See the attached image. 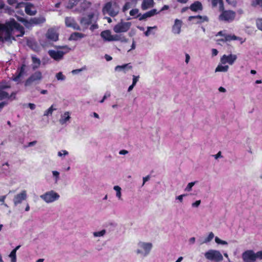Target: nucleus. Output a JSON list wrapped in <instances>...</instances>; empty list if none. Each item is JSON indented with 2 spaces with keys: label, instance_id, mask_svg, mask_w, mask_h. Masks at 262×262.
Returning <instances> with one entry per match:
<instances>
[{
  "label": "nucleus",
  "instance_id": "1",
  "mask_svg": "<svg viewBox=\"0 0 262 262\" xmlns=\"http://www.w3.org/2000/svg\"><path fill=\"white\" fill-rule=\"evenodd\" d=\"M24 33V27L14 19H11L5 24H0V40L3 42L15 39V37L23 36Z\"/></svg>",
  "mask_w": 262,
  "mask_h": 262
},
{
  "label": "nucleus",
  "instance_id": "2",
  "mask_svg": "<svg viewBox=\"0 0 262 262\" xmlns=\"http://www.w3.org/2000/svg\"><path fill=\"white\" fill-rule=\"evenodd\" d=\"M56 48L59 50H51L48 51L49 56L56 61H60L62 59L64 55L70 50V48L67 46H57Z\"/></svg>",
  "mask_w": 262,
  "mask_h": 262
},
{
  "label": "nucleus",
  "instance_id": "3",
  "mask_svg": "<svg viewBox=\"0 0 262 262\" xmlns=\"http://www.w3.org/2000/svg\"><path fill=\"white\" fill-rule=\"evenodd\" d=\"M46 37L48 40L41 39L40 40V43L43 47H47L51 46L50 41H56L58 39V33L57 30L54 28H50L48 30Z\"/></svg>",
  "mask_w": 262,
  "mask_h": 262
},
{
  "label": "nucleus",
  "instance_id": "4",
  "mask_svg": "<svg viewBox=\"0 0 262 262\" xmlns=\"http://www.w3.org/2000/svg\"><path fill=\"white\" fill-rule=\"evenodd\" d=\"M119 11V8L116 3L108 2L103 8V14H108L111 16H116Z\"/></svg>",
  "mask_w": 262,
  "mask_h": 262
},
{
  "label": "nucleus",
  "instance_id": "5",
  "mask_svg": "<svg viewBox=\"0 0 262 262\" xmlns=\"http://www.w3.org/2000/svg\"><path fill=\"white\" fill-rule=\"evenodd\" d=\"M138 248L136 251V253L145 257L149 254L152 247V244L151 243L140 242L138 244Z\"/></svg>",
  "mask_w": 262,
  "mask_h": 262
},
{
  "label": "nucleus",
  "instance_id": "6",
  "mask_svg": "<svg viewBox=\"0 0 262 262\" xmlns=\"http://www.w3.org/2000/svg\"><path fill=\"white\" fill-rule=\"evenodd\" d=\"M46 203L49 204L58 200L60 195L54 190L47 191L40 196Z\"/></svg>",
  "mask_w": 262,
  "mask_h": 262
},
{
  "label": "nucleus",
  "instance_id": "7",
  "mask_svg": "<svg viewBox=\"0 0 262 262\" xmlns=\"http://www.w3.org/2000/svg\"><path fill=\"white\" fill-rule=\"evenodd\" d=\"M42 79V75L41 72L37 71L32 74L25 81L26 86H30L33 84H37L40 83Z\"/></svg>",
  "mask_w": 262,
  "mask_h": 262
},
{
  "label": "nucleus",
  "instance_id": "8",
  "mask_svg": "<svg viewBox=\"0 0 262 262\" xmlns=\"http://www.w3.org/2000/svg\"><path fill=\"white\" fill-rule=\"evenodd\" d=\"M131 26L130 22L121 21L114 27L113 30L116 33L126 32Z\"/></svg>",
  "mask_w": 262,
  "mask_h": 262
},
{
  "label": "nucleus",
  "instance_id": "9",
  "mask_svg": "<svg viewBox=\"0 0 262 262\" xmlns=\"http://www.w3.org/2000/svg\"><path fill=\"white\" fill-rule=\"evenodd\" d=\"M205 257L210 260L221 261L223 257L219 251L215 250H210L205 254Z\"/></svg>",
  "mask_w": 262,
  "mask_h": 262
},
{
  "label": "nucleus",
  "instance_id": "10",
  "mask_svg": "<svg viewBox=\"0 0 262 262\" xmlns=\"http://www.w3.org/2000/svg\"><path fill=\"white\" fill-rule=\"evenodd\" d=\"M256 253L252 250H248L242 254V258L244 262H255L256 259Z\"/></svg>",
  "mask_w": 262,
  "mask_h": 262
},
{
  "label": "nucleus",
  "instance_id": "11",
  "mask_svg": "<svg viewBox=\"0 0 262 262\" xmlns=\"http://www.w3.org/2000/svg\"><path fill=\"white\" fill-rule=\"evenodd\" d=\"M27 198V193L26 190H22L19 193L14 195L13 202L15 206L21 204L23 201H25Z\"/></svg>",
  "mask_w": 262,
  "mask_h": 262
},
{
  "label": "nucleus",
  "instance_id": "12",
  "mask_svg": "<svg viewBox=\"0 0 262 262\" xmlns=\"http://www.w3.org/2000/svg\"><path fill=\"white\" fill-rule=\"evenodd\" d=\"M237 59V56L235 54H230L229 55H224L221 58V62L222 64H225L228 63L232 65Z\"/></svg>",
  "mask_w": 262,
  "mask_h": 262
},
{
  "label": "nucleus",
  "instance_id": "13",
  "mask_svg": "<svg viewBox=\"0 0 262 262\" xmlns=\"http://www.w3.org/2000/svg\"><path fill=\"white\" fill-rule=\"evenodd\" d=\"M235 14L232 11H224L220 15V19L226 21H231L235 17Z\"/></svg>",
  "mask_w": 262,
  "mask_h": 262
},
{
  "label": "nucleus",
  "instance_id": "14",
  "mask_svg": "<svg viewBox=\"0 0 262 262\" xmlns=\"http://www.w3.org/2000/svg\"><path fill=\"white\" fill-rule=\"evenodd\" d=\"M46 20V19L45 17L40 16L39 17H34L30 19L29 21L28 20H24L23 21L24 23V25L27 27H29V25H38L40 24L43 23Z\"/></svg>",
  "mask_w": 262,
  "mask_h": 262
},
{
  "label": "nucleus",
  "instance_id": "15",
  "mask_svg": "<svg viewBox=\"0 0 262 262\" xmlns=\"http://www.w3.org/2000/svg\"><path fill=\"white\" fill-rule=\"evenodd\" d=\"M66 25L68 27L72 28L74 30H80V27L76 23L75 19L71 17H67L65 18Z\"/></svg>",
  "mask_w": 262,
  "mask_h": 262
},
{
  "label": "nucleus",
  "instance_id": "16",
  "mask_svg": "<svg viewBox=\"0 0 262 262\" xmlns=\"http://www.w3.org/2000/svg\"><path fill=\"white\" fill-rule=\"evenodd\" d=\"M188 20L192 21L194 20L193 23L194 24H199L202 23L205 21H208V17L206 16H201V15H196V16H190L188 17Z\"/></svg>",
  "mask_w": 262,
  "mask_h": 262
},
{
  "label": "nucleus",
  "instance_id": "17",
  "mask_svg": "<svg viewBox=\"0 0 262 262\" xmlns=\"http://www.w3.org/2000/svg\"><path fill=\"white\" fill-rule=\"evenodd\" d=\"M1 171L6 176H11L12 175L11 166L8 162L2 164Z\"/></svg>",
  "mask_w": 262,
  "mask_h": 262
},
{
  "label": "nucleus",
  "instance_id": "18",
  "mask_svg": "<svg viewBox=\"0 0 262 262\" xmlns=\"http://www.w3.org/2000/svg\"><path fill=\"white\" fill-rule=\"evenodd\" d=\"M182 25V21L178 19L174 21V24L172 26V31L174 34H179L181 32V28Z\"/></svg>",
  "mask_w": 262,
  "mask_h": 262
},
{
  "label": "nucleus",
  "instance_id": "19",
  "mask_svg": "<svg viewBox=\"0 0 262 262\" xmlns=\"http://www.w3.org/2000/svg\"><path fill=\"white\" fill-rule=\"evenodd\" d=\"M94 17V14L90 13L88 16L82 18L80 20L81 25L87 26L92 23V18Z\"/></svg>",
  "mask_w": 262,
  "mask_h": 262
},
{
  "label": "nucleus",
  "instance_id": "20",
  "mask_svg": "<svg viewBox=\"0 0 262 262\" xmlns=\"http://www.w3.org/2000/svg\"><path fill=\"white\" fill-rule=\"evenodd\" d=\"M71 119L70 114L69 112H66L60 116V118L59 120V122L61 125L66 124L70 121Z\"/></svg>",
  "mask_w": 262,
  "mask_h": 262
},
{
  "label": "nucleus",
  "instance_id": "21",
  "mask_svg": "<svg viewBox=\"0 0 262 262\" xmlns=\"http://www.w3.org/2000/svg\"><path fill=\"white\" fill-rule=\"evenodd\" d=\"M132 68V66L130 63L124 64L121 66H117L115 67V70L116 71H123L124 73H125L128 70L131 69Z\"/></svg>",
  "mask_w": 262,
  "mask_h": 262
},
{
  "label": "nucleus",
  "instance_id": "22",
  "mask_svg": "<svg viewBox=\"0 0 262 262\" xmlns=\"http://www.w3.org/2000/svg\"><path fill=\"white\" fill-rule=\"evenodd\" d=\"M31 59L32 61V69L33 70L38 69L41 64V61L40 59L34 55L31 56Z\"/></svg>",
  "mask_w": 262,
  "mask_h": 262
},
{
  "label": "nucleus",
  "instance_id": "23",
  "mask_svg": "<svg viewBox=\"0 0 262 262\" xmlns=\"http://www.w3.org/2000/svg\"><path fill=\"white\" fill-rule=\"evenodd\" d=\"M100 36L104 40L111 41L112 35L110 30H106L102 31L100 34Z\"/></svg>",
  "mask_w": 262,
  "mask_h": 262
},
{
  "label": "nucleus",
  "instance_id": "24",
  "mask_svg": "<svg viewBox=\"0 0 262 262\" xmlns=\"http://www.w3.org/2000/svg\"><path fill=\"white\" fill-rule=\"evenodd\" d=\"M25 12L29 15H34L36 14V10L34 8L33 5L28 4L25 7Z\"/></svg>",
  "mask_w": 262,
  "mask_h": 262
},
{
  "label": "nucleus",
  "instance_id": "25",
  "mask_svg": "<svg viewBox=\"0 0 262 262\" xmlns=\"http://www.w3.org/2000/svg\"><path fill=\"white\" fill-rule=\"evenodd\" d=\"M85 36L84 34L79 33V32H74L72 33L69 37L70 40H77L79 39L82 38Z\"/></svg>",
  "mask_w": 262,
  "mask_h": 262
},
{
  "label": "nucleus",
  "instance_id": "26",
  "mask_svg": "<svg viewBox=\"0 0 262 262\" xmlns=\"http://www.w3.org/2000/svg\"><path fill=\"white\" fill-rule=\"evenodd\" d=\"M157 13L156 9H152L150 11H149L143 14L142 16H141L139 18L140 20H142L143 19H146L148 17H150L156 14Z\"/></svg>",
  "mask_w": 262,
  "mask_h": 262
},
{
  "label": "nucleus",
  "instance_id": "27",
  "mask_svg": "<svg viewBox=\"0 0 262 262\" xmlns=\"http://www.w3.org/2000/svg\"><path fill=\"white\" fill-rule=\"evenodd\" d=\"M154 5V0H143L141 8L145 10L151 8Z\"/></svg>",
  "mask_w": 262,
  "mask_h": 262
},
{
  "label": "nucleus",
  "instance_id": "28",
  "mask_svg": "<svg viewBox=\"0 0 262 262\" xmlns=\"http://www.w3.org/2000/svg\"><path fill=\"white\" fill-rule=\"evenodd\" d=\"M202 4L198 1H196L191 5L190 6V9L192 11L196 12L199 10H202Z\"/></svg>",
  "mask_w": 262,
  "mask_h": 262
},
{
  "label": "nucleus",
  "instance_id": "29",
  "mask_svg": "<svg viewBox=\"0 0 262 262\" xmlns=\"http://www.w3.org/2000/svg\"><path fill=\"white\" fill-rule=\"evenodd\" d=\"M27 45L30 48L35 51L37 52L39 50V47L37 42L34 40L28 41Z\"/></svg>",
  "mask_w": 262,
  "mask_h": 262
},
{
  "label": "nucleus",
  "instance_id": "30",
  "mask_svg": "<svg viewBox=\"0 0 262 262\" xmlns=\"http://www.w3.org/2000/svg\"><path fill=\"white\" fill-rule=\"evenodd\" d=\"M223 64H219L215 70V72H226L229 69V66L227 65L223 66Z\"/></svg>",
  "mask_w": 262,
  "mask_h": 262
},
{
  "label": "nucleus",
  "instance_id": "31",
  "mask_svg": "<svg viewBox=\"0 0 262 262\" xmlns=\"http://www.w3.org/2000/svg\"><path fill=\"white\" fill-rule=\"evenodd\" d=\"M121 40L122 42H127V39L125 37H121L120 35L115 34L112 35L111 41H119Z\"/></svg>",
  "mask_w": 262,
  "mask_h": 262
},
{
  "label": "nucleus",
  "instance_id": "32",
  "mask_svg": "<svg viewBox=\"0 0 262 262\" xmlns=\"http://www.w3.org/2000/svg\"><path fill=\"white\" fill-rule=\"evenodd\" d=\"M113 189L116 191V197L118 200H122L121 188L120 186L116 185L114 186Z\"/></svg>",
  "mask_w": 262,
  "mask_h": 262
},
{
  "label": "nucleus",
  "instance_id": "33",
  "mask_svg": "<svg viewBox=\"0 0 262 262\" xmlns=\"http://www.w3.org/2000/svg\"><path fill=\"white\" fill-rule=\"evenodd\" d=\"M56 110V108L54 107V105H52L48 110L45 111L43 116H51L54 111Z\"/></svg>",
  "mask_w": 262,
  "mask_h": 262
},
{
  "label": "nucleus",
  "instance_id": "34",
  "mask_svg": "<svg viewBox=\"0 0 262 262\" xmlns=\"http://www.w3.org/2000/svg\"><path fill=\"white\" fill-rule=\"evenodd\" d=\"M53 178L54 180L55 183H57L60 179V173L56 170H53L52 171Z\"/></svg>",
  "mask_w": 262,
  "mask_h": 262
},
{
  "label": "nucleus",
  "instance_id": "35",
  "mask_svg": "<svg viewBox=\"0 0 262 262\" xmlns=\"http://www.w3.org/2000/svg\"><path fill=\"white\" fill-rule=\"evenodd\" d=\"M5 99H9V94L3 90H0V100Z\"/></svg>",
  "mask_w": 262,
  "mask_h": 262
},
{
  "label": "nucleus",
  "instance_id": "36",
  "mask_svg": "<svg viewBox=\"0 0 262 262\" xmlns=\"http://www.w3.org/2000/svg\"><path fill=\"white\" fill-rule=\"evenodd\" d=\"M11 87L10 83L5 81L0 82V90H4L10 88Z\"/></svg>",
  "mask_w": 262,
  "mask_h": 262
},
{
  "label": "nucleus",
  "instance_id": "37",
  "mask_svg": "<svg viewBox=\"0 0 262 262\" xmlns=\"http://www.w3.org/2000/svg\"><path fill=\"white\" fill-rule=\"evenodd\" d=\"M106 232L105 229H103L99 231L94 232L93 234L94 237H102L105 234Z\"/></svg>",
  "mask_w": 262,
  "mask_h": 262
},
{
  "label": "nucleus",
  "instance_id": "38",
  "mask_svg": "<svg viewBox=\"0 0 262 262\" xmlns=\"http://www.w3.org/2000/svg\"><path fill=\"white\" fill-rule=\"evenodd\" d=\"M214 235L213 232H211L209 233L208 236L204 239L203 242L201 244L207 243L210 242L214 237Z\"/></svg>",
  "mask_w": 262,
  "mask_h": 262
},
{
  "label": "nucleus",
  "instance_id": "39",
  "mask_svg": "<svg viewBox=\"0 0 262 262\" xmlns=\"http://www.w3.org/2000/svg\"><path fill=\"white\" fill-rule=\"evenodd\" d=\"M196 183V181L189 183L185 187L184 190L186 192H190L191 191L192 187L195 185Z\"/></svg>",
  "mask_w": 262,
  "mask_h": 262
},
{
  "label": "nucleus",
  "instance_id": "40",
  "mask_svg": "<svg viewBox=\"0 0 262 262\" xmlns=\"http://www.w3.org/2000/svg\"><path fill=\"white\" fill-rule=\"evenodd\" d=\"M55 77L59 81H64L66 79V76L61 72L57 73Z\"/></svg>",
  "mask_w": 262,
  "mask_h": 262
},
{
  "label": "nucleus",
  "instance_id": "41",
  "mask_svg": "<svg viewBox=\"0 0 262 262\" xmlns=\"http://www.w3.org/2000/svg\"><path fill=\"white\" fill-rule=\"evenodd\" d=\"M26 65L25 64H23L21 65V67L18 69L17 72L18 74H19V76H23L25 73V69H26Z\"/></svg>",
  "mask_w": 262,
  "mask_h": 262
},
{
  "label": "nucleus",
  "instance_id": "42",
  "mask_svg": "<svg viewBox=\"0 0 262 262\" xmlns=\"http://www.w3.org/2000/svg\"><path fill=\"white\" fill-rule=\"evenodd\" d=\"M256 25L258 29L262 31V18H257L256 20Z\"/></svg>",
  "mask_w": 262,
  "mask_h": 262
},
{
  "label": "nucleus",
  "instance_id": "43",
  "mask_svg": "<svg viewBox=\"0 0 262 262\" xmlns=\"http://www.w3.org/2000/svg\"><path fill=\"white\" fill-rule=\"evenodd\" d=\"M9 256L11 258V262H16V255L14 251H11Z\"/></svg>",
  "mask_w": 262,
  "mask_h": 262
},
{
  "label": "nucleus",
  "instance_id": "44",
  "mask_svg": "<svg viewBox=\"0 0 262 262\" xmlns=\"http://www.w3.org/2000/svg\"><path fill=\"white\" fill-rule=\"evenodd\" d=\"M211 2L213 7L216 6L217 4H219L221 7L223 6V0H211Z\"/></svg>",
  "mask_w": 262,
  "mask_h": 262
},
{
  "label": "nucleus",
  "instance_id": "45",
  "mask_svg": "<svg viewBox=\"0 0 262 262\" xmlns=\"http://www.w3.org/2000/svg\"><path fill=\"white\" fill-rule=\"evenodd\" d=\"M68 154H69L68 151L66 150H62L60 151H58V154H57L58 156L60 157H62V156H67V155H68Z\"/></svg>",
  "mask_w": 262,
  "mask_h": 262
},
{
  "label": "nucleus",
  "instance_id": "46",
  "mask_svg": "<svg viewBox=\"0 0 262 262\" xmlns=\"http://www.w3.org/2000/svg\"><path fill=\"white\" fill-rule=\"evenodd\" d=\"M215 241L216 243H217L219 244L227 245V244H228L227 242H226L225 241L221 240L218 237H215Z\"/></svg>",
  "mask_w": 262,
  "mask_h": 262
},
{
  "label": "nucleus",
  "instance_id": "47",
  "mask_svg": "<svg viewBox=\"0 0 262 262\" xmlns=\"http://www.w3.org/2000/svg\"><path fill=\"white\" fill-rule=\"evenodd\" d=\"M138 12H139L138 9H132L130 11L129 14L131 16H135L137 15Z\"/></svg>",
  "mask_w": 262,
  "mask_h": 262
},
{
  "label": "nucleus",
  "instance_id": "48",
  "mask_svg": "<svg viewBox=\"0 0 262 262\" xmlns=\"http://www.w3.org/2000/svg\"><path fill=\"white\" fill-rule=\"evenodd\" d=\"M77 3V2H75V1L70 0L67 5V7L69 8H72L74 6L76 5Z\"/></svg>",
  "mask_w": 262,
  "mask_h": 262
},
{
  "label": "nucleus",
  "instance_id": "49",
  "mask_svg": "<svg viewBox=\"0 0 262 262\" xmlns=\"http://www.w3.org/2000/svg\"><path fill=\"white\" fill-rule=\"evenodd\" d=\"M139 79V76H133V85H136L137 82L138 81Z\"/></svg>",
  "mask_w": 262,
  "mask_h": 262
},
{
  "label": "nucleus",
  "instance_id": "50",
  "mask_svg": "<svg viewBox=\"0 0 262 262\" xmlns=\"http://www.w3.org/2000/svg\"><path fill=\"white\" fill-rule=\"evenodd\" d=\"M85 68H82L79 69L73 70L72 71V73L73 74H77L79 73L80 72L82 71L83 70H85Z\"/></svg>",
  "mask_w": 262,
  "mask_h": 262
},
{
  "label": "nucleus",
  "instance_id": "51",
  "mask_svg": "<svg viewBox=\"0 0 262 262\" xmlns=\"http://www.w3.org/2000/svg\"><path fill=\"white\" fill-rule=\"evenodd\" d=\"M201 202V200L196 201L195 202L192 204L191 206L193 208H197L200 206Z\"/></svg>",
  "mask_w": 262,
  "mask_h": 262
},
{
  "label": "nucleus",
  "instance_id": "52",
  "mask_svg": "<svg viewBox=\"0 0 262 262\" xmlns=\"http://www.w3.org/2000/svg\"><path fill=\"white\" fill-rule=\"evenodd\" d=\"M154 28H157V27H156V26L153 27H148L147 31L144 33L145 36H149V34H150V30Z\"/></svg>",
  "mask_w": 262,
  "mask_h": 262
},
{
  "label": "nucleus",
  "instance_id": "53",
  "mask_svg": "<svg viewBox=\"0 0 262 262\" xmlns=\"http://www.w3.org/2000/svg\"><path fill=\"white\" fill-rule=\"evenodd\" d=\"M187 195V194H181V195H180L176 197V200H179L180 202H183V198L184 196H186Z\"/></svg>",
  "mask_w": 262,
  "mask_h": 262
},
{
  "label": "nucleus",
  "instance_id": "54",
  "mask_svg": "<svg viewBox=\"0 0 262 262\" xmlns=\"http://www.w3.org/2000/svg\"><path fill=\"white\" fill-rule=\"evenodd\" d=\"M232 40V35H228L225 36V38L221 39L222 41H230Z\"/></svg>",
  "mask_w": 262,
  "mask_h": 262
},
{
  "label": "nucleus",
  "instance_id": "55",
  "mask_svg": "<svg viewBox=\"0 0 262 262\" xmlns=\"http://www.w3.org/2000/svg\"><path fill=\"white\" fill-rule=\"evenodd\" d=\"M257 259H262V250L256 252Z\"/></svg>",
  "mask_w": 262,
  "mask_h": 262
},
{
  "label": "nucleus",
  "instance_id": "56",
  "mask_svg": "<svg viewBox=\"0 0 262 262\" xmlns=\"http://www.w3.org/2000/svg\"><path fill=\"white\" fill-rule=\"evenodd\" d=\"M111 96V94L110 93H106L104 96L103 97V98L100 101V103H103L104 100L107 98V97H110Z\"/></svg>",
  "mask_w": 262,
  "mask_h": 262
},
{
  "label": "nucleus",
  "instance_id": "57",
  "mask_svg": "<svg viewBox=\"0 0 262 262\" xmlns=\"http://www.w3.org/2000/svg\"><path fill=\"white\" fill-rule=\"evenodd\" d=\"M130 7V4L129 3H126L123 8V11H125L127 10Z\"/></svg>",
  "mask_w": 262,
  "mask_h": 262
},
{
  "label": "nucleus",
  "instance_id": "58",
  "mask_svg": "<svg viewBox=\"0 0 262 262\" xmlns=\"http://www.w3.org/2000/svg\"><path fill=\"white\" fill-rule=\"evenodd\" d=\"M7 102L5 101H3L0 102V112L2 111V110L3 108V107L7 105Z\"/></svg>",
  "mask_w": 262,
  "mask_h": 262
},
{
  "label": "nucleus",
  "instance_id": "59",
  "mask_svg": "<svg viewBox=\"0 0 262 262\" xmlns=\"http://www.w3.org/2000/svg\"><path fill=\"white\" fill-rule=\"evenodd\" d=\"M149 179H150L149 176H147L145 177H143L142 186H144V185L145 184L146 182L148 181L149 180Z\"/></svg>",
  "mask_w": 262,
  "mask_h": 262
},
{
  "label": "nucleus",
  "instance_id": "60",
  "mask_svg": "<svg viewBox=\"0 0 262 262\" xmlns=\"http://www.w3.org/2000/svg\"><path fill=\"white\" fill-rule=\"evenodd\" d=\"M98 28V25L95 24H93L92 25H91L90 29L91 30L94 31V30L97 29Z\"/></svg>",
  "mask_w": 262,
  "mask_h": 262
},
{
  "label": "nucleus",
  "instance_id": "61",
  "mask_svg": "<svg viewBox=\"0 0 262 262\" xmlns=\"http://www.w3.org/2000/svg\"><path fill=\"white\" fill-rule=\"evenodd\" d=\"M28 106L31 110H34L35 108L36 105L34 103H28Z\"/></svg>",
  "mask_w": 262,
  "mask_h": 262
},
{
  "label": "nucleus",
  "instance_id": "62",
  "mask_svg": "<svg viewBox=\"0 0 262 262\" xmlns=\"http://www.w3.org/2000/svg\"><path fill=\"white\" fill-rule=\"evenodd\" d=\"M15 92H12L10 95H9V99H15V95H16Z\"/></svg>",
  "mask_w": 262,
  "mask_h": 262
},
{
  "label": "nucleus",
  "instance_id": "63",
  "mask_svg": "<svg viewBox=\"0 0 262 262\" xmlns=\"http://www.w3.org/2000/svg\"><path fill=\"white\" fill-rule=\"evenodd\" d=\"M128 152L127 150L123 149V150H121L119 151V154L122 155H126L127 154H128Z\"/></svg>",
  "mask_w": 262,
  "mask_h": 262
},
{
  "label": "nucleus",
  "instance_id": "64",
  "mask_svg": "<svg viewBox=\"0 0 262 262\" xmlns=\"http://www.w3.org/2000/svg\"><path fill=\"white\" fill-rule=\"evenodd\" d=\"M213 156L215 159H217L218 158H221L222 157L221 151H219L217 154L214 155Z\"/></svg>",
  "mask_w": 262,
  "mask_h": 262
}]
</instances>
